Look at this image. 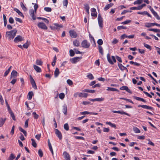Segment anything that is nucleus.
<instances>
[{"label":"nucleus","mask_w":160,"mask_h":160,"mask_svg":"<svg viewBox=\"0 0 160 160\" xmlns=\"http://www.w3.org/2000/svg\"><path fill=\"white\" fill-rule=\"evenodd\" d=\"M17 30L16 29L6 32V37L8 38L9 40L13 39L16 36Z\"/></svg>","instance_id":"obj_1"},{"label":"nucleus","mask_w":160,"mask_h":160,"mask_svg":"<svg viewBox=\"0 0 160 160\" xmlns=\"http://www.w3.org/2000/svg\"><path fill=\"white\" fill-rule=\"evenodd\" d=\"M88 96V94L86 93L78 92H77L75 93L74 94V96L76 98L78 96L79 97L87 98Z\"/></svg>","instance_id":"obj_2"},{"label":"nucleus","mask_w":160,"mask_h":160,"mask_svg":"<svg viewBox=\"0 0 160 160\" xmlns=\"http://www.w3.org/2000/svg\"><path fill=\"white\" fill-rule=\"evenodd\" d=\"M98 25L99 27L101 28L103 27V18L102 17L101 15L99 14L98 18Z\"/></svg>","instance_id":"obj_3"},{"label":"nucleus","mask_w":160,"mask_h":160,"mask_svg":"<svg viewBox=\"0 0 160 160\" xmlns=\"http://www.w3.org/2000/svg\"><path fill=\"white\" fill-rule=\"evenodd\" d=\"M30 80L31 84L32 86V87L35 89H37V85L35 83V82L34 81V80L33 79V78L32 76L31 75H30Z\"/></svg>","instance_id":"obj_4"},{"label":"nucleus","mask_w":160,"mask_h":160,"mask_svg":"<svg viewBox=\"0 0 160 160\" xmlns=\"http://www.w3.org/2000/svg\"><path fill=\"white\" fill-rule=\"evenodd\" d=\"M81 45L82 47L84 48H88L90 46V44L87 40H84L82 42Z\"/></svg>","instance_id":"obj_5"},{"label":"nucleus","mask_w":160,"mask_h":160,"mask_svg":"<svg viewBox=\"0 0 160 160\" xmlns=\"http://www.w3.org/2000/svg\"><path fill=\"white\" fill-rule=\"evenodd\" d=\"M82 58V57H76L70 59V61L72 63H75Z\"/></svg>","instance_id":"obj_6"},{"label":"nucleus","mask_w":160,"mask_h":160,"mask_svg":"<svg viewBox=\"0 0 160 160\" xmlns=\"http://www.w3.org/2000/svg\"><path fill=\"white\" fill-rule=\"evenodd\" d=\"M38 26L40 28L44 30H47L48 28L47 26L43 22H39L38 24Z\"/></svg>","instance_id":"obj_7"},{"label":"nucleus","mask_w":160,"mask_h":160,"mask_svg":"<svg viewBox=\"0 0 160 160\" xmlns=\"http://www.w3.org/2000/svg\"><path fill=\"white\" fill-rule=\"evenodd\" d=\"M24 40L23 38H22L20 35H18L15 38L14 41L15 42H21Z\"/></svg>","instance_id":"obj_8"},{"label":"nucleus","mask_w":160,"mask_h":160,"mask_svg":"<svg viewBox=\"0 0 160 160\" xmlns=\"http://www.w3.org/2000/svg\"><path fill=\"white\" fill-rule=\"evenodd\" d=\"M70 36L73 38H75L77 37V34L76 32L74 30H70L69 31Z\"/></svg>","instance_id":"obj_9"},{"label":"nucleus","mask_w":160,"mask_h":160,"mask_svg":"<svg viewBox=\"0 0 160 160\" xmlns=\"http://www.w3.org/2000/svg\"><path fill=\"white\" fill-rule=\"evenodd\" d=\"M55 133L59 139L61 140L62 138V135L61 132L57 129H55Z\"/></svg>","instance_id":"obj_10"},{"label":"nucleus","mask_w":160,"mask_h":160,"mask_svg":"<svg viewBox=\"0 0 160 160\" xmlns=\"http://www.w3.org/2000/svg\"><path fill=\"white\" fill-rule=\"evenodd\" d=\"M54 26H51L50 27V28L51 29L54 30L56 29H58V27L59 28H62L63 26L61 25H59L57 23H54Z\"/></svg>","instance_id":"obj_11"},{"label":"nucleus","mask_w":160,"mask_h":160,"mask_svg":"<svg viewBox=\"0 0 160 160\" xmlns=\"http://www.w3.org/2000/svg\"><path fill=\"white\" fill-rule=\"evenodd\" d=\"M63 156L66 160H70V155L67 152L65 151L63 152Z\"/></svg>","instance_id":"obj_12"},{"label":"nucleus","mask_w":160,"mask_h":160,"mask_svg":"<svg viewBox=\"0 0 160 160\" xmlns=\"http://www.w3.org/2000/svg\"><path fill=\"white\" fill-rule=\"evenodd\" d=\"M138 107H142L143 108H145L147 109L152 110L153 108L152 107L146 105H140L138 106Z\"/></svg>","instance_id":"obj_13"},{"label":"nucleus","mask_w":160,"mask_h":160,"mask_svg":"<svg viewBox=\"0 0 160 160\" xmlns=\"http://www.w3.org/2000/svg\"><path fill=\"white\" fill-rule=\"evenodd\" d=\"M91 15L92 16L96 17L97 15V13L96 12V9L94 8H92L91 9Z\"/></svg>","instance_id":"obj_14"},{"label":"nucleus","mask_w":160,"mask_h":160,"mask_svg":"<svg viewBox=\"0 0 160 160\" xmlns=\"http://www.w3.org/2000/svg\"><path fill=\"white\" fill-rule=\"evenodd\" d=\"M134 35L127 36L125 34H123L121 36V39H123L124 38V36H125L126 38H134Z\"/></svg>","instance_id":"obj_15"},{"label":"nucleus","mask_w":160,"mask_h":160,"mask_svg":"<svg viewBox=\"0 0 160 160\" xmlns=\"http://www.w3.org/2000/svg\"><path fill=\"white\" fill-rule=\"evenodd\" d=\"M18 75V72L15 70H13L11 73L10 78H11L12 77H16Z\"/></svg>","instance_id":"obj_16"},{"label":"nucleus","mask_w":160,"mask_h":160,"mask_svg":"<svg viewBox=\"0 0 160 160\" xmlns=\"http://www.w3.org/2000/svg\"><path fill=\"white\" fill-rule=\"evenodd\" d=\"M7 118H1L0 119V127H2L4 123Z\"/></svg>","instance_id":"obj_17"},{"label":"nucleus","mask_w":160,"mask_h":160,"mask_svg":"<svg viewBox=\"0 0 160 160\" xmlns=\"http://www.w3.org/2000/svg\"><path fill=\"white\" fill-rule=\"evenodd\" d=\"M60 73L59 69L57 68H56L54 72V77L55 78L58 77Z\"/></svg>","instance_id":"obj_18"},{"label":"nucleus","mask_w":160,"mask_h":160,"mask_svg":"<svg viewBox=\"0 0 160 160\" xmlns=\"http://www.w3.org/2000/svg\"><path fill=\"white\" fill-rule=\"evenodd\" d=\"M33 68L36 71L38 72H41L42 70L40 68L35 65H33Z\"/></svg>","instance_id":"obj_19"},{"label":"nucleus","mask_w":160,"mask_h":160,"mask_svg":"<svg viewBox=\"0 0 160 160\" xmlns=\"http://www.w3.org/2000/svg\"><path fill=\"white\" fill-rule=\"evenodd\" d=\"M113 5V4L112 3H111L110 4H107L106 5L105 7L104 8V10L105 11H106L109 9L110 7H112Z\"/></svg>","instance_id":"obj_20"},{"label":"nucleus","mask_w":160,"mask_h":160,"mask_svg":"<svg viewBox=\"0 0 160 160\" xmlns=\"http://www.w3.org/2000/svg\"><path fill=\"white\" fill-rule=\"evenodd\" d=\"M133 97L135 99L137 100L142 101V102H146V101L145 99H143L142 98L138 97L135 96H133Z\"/></svg>","instance_id":"obj_21"},{"label":"nucleus","mask_w":160,"mask_h":160,"mask_svg":"<svg viewBox=\"0 0 160 160\" xmlns=\"http://www.w3.org/2000/svg\"><path fill=\"white\" fill-rule=\"evenodd\" d=\"M33 95V93L32 91L29 92L28 95V100H31L32 98V97Z\"/></svg>","instance_id":"obj_22"},{"label":"nucleus","mask_w":160,"mask_h":160,"mask_svg":"<svg viewBox=\"0 0 160 160\" xmlns=\"http://www.w3.org/2000/svg\"><path fill=\"white\" fill-rule=\"evenodd\" d=\"M118 65L120 69L122 71H123L126 70V69H127L126 67L123 66L122 64L118 63Z\"/></svg>","instance_id":"obj_23"},{"label":"nucleus","mask_w":160,"mask_h":160,"mask_svg":"<svg viewBox=\"0 0 160 160\" xmlns=\"http://www.w3.org/2000/svg\"><path fill=\"white\" fill-rule=\"evenodd\" d=\"M73 44L75 46L78 47L79 46L80 43L78 40H75L73 41Z\"/></svg>","instance_id":"obj_24"},{"label":"nucleus","mask_w":160,"mask_h":160,"mask_svg":"<svg viewBox=\"0 0 160 160\" xmlns=\"http://www.w3.org/2000/svg\"><path fill=\"white\" fill-rule=\"evenodd\" d=\"M107 58L108 62L111 64H113V62L112 60L110 58V55L109 53H108L107 55Z\"/></svg>","instance_id":"obj_25"},{"label":"nucleus","mask_w":160,"mask_h":160,"mask_svg":"<svg viewBox=\"0 0 160 160\" xmlns=\"http://www.w3.org/2000/svg\"><path fill=\"white\" fill-rule=\"evenodd\" d=\"M14 10L16 11L20 16L24 17L23 14L17 8H15Z\"/></svg>","instance_id":"obj_26"},{"label":"nucleus","mask_w":160,"mask_h":160,"mask_svg":"<svg viewBox=\"0 0 160 160\" xmlns=\"http://www.w3.org/2000/svg\"><path fill=\"white\" fill-rule=\"evenodd\" d=\"M107 91H119L117 89L113 88L108 87L107 89Z\"/></svg>","instance_id":"obj_27"},{"label":"nucleus","mask_w":160,"mask_h":160,"mask_svg":"<svg viewBox=\"0 0 160 160\" xmlns=\"http://www.w3.org/2000/svg\"><path fill=\"white\" fill-rule=\"evenodd\" d=\"M9 112L11 116L12 117V119L13 120L15 121L16 119H15V117L14 116V114L13 113V112H12V110L9 111Z\"/></svg>","instance_id":"obj_28"},{"label":"nucleus","mask_w":160,"mask_h":160,"mask_svg":"<svg viewBox=\"0 0 160 160\" xmlns=\"http://www.w3.org/2000/svg\"><path fill=\"white\" fill-rule=\"evenodd\" d=\"M83 91L92 93H94L95 92V91L94 90H89V89H85L83 90Z\"/></svg>","instance_id":"obj_29"},{"label":"nucleus","mask_w":160,"mask_h":160,"mask_svg":"<svg viewBox=\"0 0 160 160\" xmlns=\"http://www.w3.org/2000/svg\"><path fill=\"white\" fill-rule=\"evenodd\" d=\"M148 31H153L155 32H160V29L154 28H149L148 29Z\"/></svg>","instance_id":"obj_30"},{"label":"nucleus","mask_w":160,"mask_h":160,"mask_svg":"<svg viewBox=\"0 0 160 160\" xmlns=\"http://www.w3.org/2000/svg\"><path fill=\"white\" fill-rule=\"evenodd\" d=\"M19 129L20 131L23 133L25 136H27V132L26 131L22 129L21 127L19 128Z\"/></svg>","instance_id":"obj_31"},{"label":"nucleus","mask_w":160,"mask_h":160,"mask_svg":"<svg viewBox=\"0 0 160 160\" xmlns=\"http://www.w3.org/2000/svg\"><path fill=\"white\" fill-rule=\"evenodd\" d=\"M63 110L64 114L66 115L67 114V108L66 105L63 106Z\"/></svg>","instance_id":"obj_32"},{"label":"nucleus","mask_w":160,"mask_h":160,"mask_svg":"<svg viewBox=\"0 0 160 160\" xmlns=\"http://www.w3.org/2000/svg\"><path fill=\"white\" fill-rule=\"evenodd\" d=\"M31 140L32 142V146L35 148L36 147L37 144L35 140L33 138H32Z\"/></svg>","instance_id":"obj_33"},{"label":"nucleus","mask_w":160,"mask_h":160,"mask_svg":"<svg viewBox=\"0 0 160 160\" xmlns=\"http://www.w3.org/2000/svg\"><path fill=\"white\" fill-rule=\"evenodd\" d=\"M20 5L21 8L24 11H26L27 10V8L24 5L23 3L22 2H21L20 3Z\"/></svg>","instance_id":"obj_34"},{"label":"nucleus","mask_w":160,"mask_h":160,"mask_svg":"<svg viewBox=\"0 0 160 160\" xmlns=\"http://www.w3.org/2000/svg\"><path fill=\"white\" fill-rule=\"evenodd\" d=\"M98 50L99 52L102 55H103V50L102 47L100 46H98Z\"/></svg>","instance_id":"obj_35"},{"label":"nucleus","mask_w":160,"mask_h":160,"mask_svg":"<svg viewBox=\"0 0 160 160\" xmlns=\"http://www.w3.org/2000/svg\"><path fill=\"white\" fill-rule=\"evenodd\" d=\"M133 131L136 133H139L140 132V131L138 128L136 127H134L133 128Z\"/></svg>","instance_id":"obj_36"},{"label":"nucleus","mask_w":160,"mask_h":160,"mask_svg":"<svg viewBox=\"0 0 160 160\" xmlns=\"http://www.w3.org/2000/svg\"><path fill=\"white\" fill-rule=\"evenodd\" d=\"M15 158V156L13 153H11L8 158V160H13Z\"/></svg>","instance_id":"obj_37"},{"label":"nucleus","mask_w":160,"mask_h":160,"mask_svg":"<svg viewBox=\"0 0 160 160\" xmlns=\"http://www.w3.org/2000/svg\"><path fill=\"white\" fill-rule=\"evenodd\" d=\"M87 77L90 80H92L93 79L94 77L90 73H89L87 76Z\"/></svg>","instance_id":"obj_38"},{"label":"nucleus","mask_w":160,"mask_h":160,"mask_svg":"<svg viewBox=\"0 0 160 160\" xmlns=\"http://www.w3.org/2000/svg\"><path fill=\"white\" fill-rule=\"evenodd\" d=\"M29 43H30V42H29L28 41H27V42L23 45V47L25 48H27L29 46Z\"/></svg>","instance_id":"obj_39"},{"label":"nucleus","mask_w":160,"mask_h":160,"mask_svg":"<svg viewBox=\"0 0 160 160\" xmlns=\"http://www.w3.org/2000/svg\"><path fill=\"white\" fill-rule=\"evenodd\" d=\"M97 43L98 44L99 46H101L103 43V41L102 39H99L97 41Z\"/></svg>","instance_id":"obj_40"},{"label":"nucleus","mask_w":160,"mask_h":160,"mask_svg":"<svg viewBox=\"0 0 160 160\" xmlns=\"http://www.w3.org/2000/svg\"><path fill=\"white\" fill-rule=\"evenodd\" d=\"M32 115L33 116L34 118L35 119H37L38 118L39 116L35 112H33L32 113Z\"/></svg>","instance_id":"obj_41"},{"label":"nucleus","mask_w":160,"mask_h":160,"mask_svg":"<svg viewBox=\"0 0 160 160\" xmlns=\"http://www.w3.org/2000/svg\"><path fill=\"white\" fill-rule=\"evenodd\" d=\"M36 64L38 65H41L42 64V62L40 60H37L36 61Z\"/></svg>","instance_id":"obj_42"},{"label":"nucleus","mask_w":160,"mask_h":160,"mask_svg":"<svg viewBox=\"0 0 160 160\" xmlns=\"http://www.w3.org/2000/svg\"><path fill=\"white\" fill-rule=\"evenodd\" d=\"M64 129L66 131L69 130V126L68 123H65L64 125Z\"/></svg>","instance_id":"obj_43"},{"label":"nucleus","mask_w":160,"mask_h":160,"mask_svg":"<svg viewBox=\"0 0 160 160\" xmlns=\"http://www.w3.org/2000/svg\"><path fill=\"white\" fill-rule=\"evenodd\" d=\"M127 27L125 26H118L117 27V29L118 30H120L121 29H126Z\"/></svg>","instance_id":"obj_44"},{"label":"nucleus","mask_w":160,"mask_h":160,"mask_svg":"<svg viewBox=\"0 0 160 160\" xmlns=\"http://www.w3.org/2000/svg\"><path fill=\"white\" fill-rule=\"evenodd\" d=\"M130 9L131 10H141V8H140V6H139L138 7H131L130 8Z\"/></svg>","instance_id":"obj_45"},{"label":"nucleus","mask_w":160,"mask_h":160,"mask_svg":"<svg viewBox=\"0 0 160 160\" xmlns=\"http://www.w3.org/2000/svg\"><path fill=\"white\" fill-rule=\"evenodd\" d=\"M38 153L39 156L40 157H42L43 155V153L42 152L41 149H39L38 151Z\"/></svg>","instance_id":"obj_46"},{"label":"nucleus","mask_w":160,"mask_h":160,"mask_svg":"<svg viewBox=\"0 0 160 160\" xmlns=\"http://www.w3.org/2000/svg\"><path fill=\"white\" fill-rule=\"evenodd\" d=\"M69 53L70 56L73 57L74 55L75 52L72 50H69Z\"/></svg>","instance_id":"obj_47"},{"label":"nucleus","mask_w":160,"mask_h":160,"mask_svg":"<svg viewBox=\"0 0 160 160\" xmlns=\"http://www.w3.org/2000/svg\"><path fill=\"white\" fill-rule=\"evenodd\" d=\"M44 10L47 12H51L52 11V9L49 7H45L44 8Z\"/></svg>","instance_id":"obj_48"},{"label":"nucleus","mask_w":160,"mask_h":160,"mask_svg":"<svg viewBox=\"0 0 160 160\" xmlns=\"http://www.w3.org/2000/svg\"><path fill=\"white\" fill-rule=\"evenodd\" d=\"M144 46L146 48L149 49L150 50H151V47L149 45L144 43Z\"/></svg>","instance_id":"obj_49"},{"label":"nucleus","mask_w":160,"mask_h":160,"mask_svg":"<svg viewBox=\"0 0 160 160\" xmlns=\"http://www.w3.org/2000/svg\"><path fill=\"white\" fill-rule=\"evenodd\" d=\"M131 22V21L130 20H127L122 22L121 23L123 24H127L130 23Z\"/></svg>","instance_id":"obj_50"},{"label":"nucleus","mask_w":160,"mask_h":160,"mask_svg":"<svg viewBox=\"0 0 160 160\" xmlns=\"http://www.w3.org/2000/svg\"><path fill=\"white\" fill-rule=\"evenodd\" d=\"M65 97L64 94L63 93H61L59 95V97L61 99H63Z\"/></svg>","instance_id":"obj_51"},{"label":"nucleus","mask_w":160,"mask_h":160,"mask_svg":"<svg viewBox=\"0 0 160 160\" xmlns=\"http://www.w3.org/2000/svg\"><path fill=\"white\" fill-rule=\"evenodd\" d=\"M148 75L156 83H157L158 81L151 75L150 74H148Z\"/></svg>","instance_id":"obj_52"},{"label":"nucleus","mask_w":160,"mask_h":160,"mask_svg":"<svg viewBox=\"0 0 160 160\" xmlns=\"http://www.w3.org/2000/svg\"><path fill=\"white\" fill-rule=\"evenodd\" d=\"M68 84L69 85H72L73 84L72 82L70 79H68L67 81Z\"/></svg>","instance_id":"obj_53"},{"label":"nucleus","mask_w":160,"mask_h":160,"mask_svg":"<svg viewBox=\"0 0 160 160\" xmlns=\"http://www.w3.org/2000/svg\"><path fill=\"white\" fill-rule=\"evenodd\" d=\"M68 3V0H64L63 1V4L64 6L67 7Z\"/></svg>","instance_id":"obj_54"},{"label":"nucleus","mask_w":160,"mask_h":160,"mask_svg":"<svg viewBox=\"0 0 160 160\" xmlns=\"http://www.w3.org/2000/svg\"><path fill=\"white\" fill-rule=\"evenodd\" d=\"M29 121V119H27L25 122L24 127L25 128H27L28 127V122Z\"/></svg>","instance_id":"obj_55"},{"label":"nucleus","mask_w":160,"mask_h":160,"mask_svg":"<svg viewBox=\"0 0 160 160\" xmlns=\"http://www.w3.org/2000/svg\"><path fill=\"white\" fill-rule=\"evenodd\" d=\"M9 22L11 24H12V23H13L14 20L12 17H10L9 18Z\"/></svg>","instance_id":"obj_56"},{"label":"nucleus","mask_w":160,"mask_h":160,"mask_svg":"<svg viewBox=\"0 0 160 160\" xmlns=\"http://www.w3.org/2000/svg\"><path fill=\"white\" fill-rule=\"evenodd\" d=\"M38 5L37 4H35L34 6V12L35 13H36V11L37 8H38Z\"/></svg>","instance_id":"obj_57"},{"label":"nucleus","mask_w":160,"mask_h":160,"mask_svg":"<svg viewBox=\"0 0 160 160\" xmlns=\"http://www.w3.org/2000/svg\"><path fill=\"white\" fill-rule=\"evenodd\" d=\"M118 42V41L116 38H114L113 41L112 42V43L113 44H115L117 43Z\"/></svg>","instance_id":"obj_58"},{"label":"nucleus","mask_w":160,"mask_h":160,"mask_svg":"<svg viewBox=\"0 0 160 160\" xmlns=\"http://www.w3.org/2000/svg\"><path fill=\"white\" fill-rule=\"evenodd\" d=\"M128 87L126 86H122L120 88V90H125L126 91L127 90V89Z\"/></svg>","instance_id":"obj_59"},{"label":"nucleus","mask_w":160,"mask_h":160,"mask_svg":"<svg viewBox=\"0 0 160 160\" xmlns=\"http://www.w3.org/2000/svg\"><path fill=\"white\" fill-rule=\"evenodd\" d=\"M104 98H96V101H98V102H101V101H103L104 100Z\"/></svg>","instance_id":"obj_60"},{"label":"nucleus","mask_w":160,"mask_h":160,"mask_svg":"<svg viewBox=\"0 0 160 160\" xmlns=\"http://www.w3.org/2000/svg\"><path fill=\"white\" fill-rule=\"evenodd\" d=\"M120 114H125V115H126L128 116H130V115L128 113H127L125 112L122 111H121Z\"/></svg>","instance_id":"obj_61"},{"label":"nucleus","mask_w":160,"mask_h":160,"mask_svg":"<svg viewBox=\"0 0 160 160\" xmlns=\"http://www.w3.org/2000/svg\"><path fill=\"white\" fill-rule=\"evenodd\" d=\"M5 102H6V106H7V107L8 108V111H10V110H11V109H10V106H9L8 103V102L6 100H5Z\"/></svg>","instance_id":"obj_62"},{"label":"nucleus","mask_w":160,"mask_h":160,"mask_svg":"<svg viewBox=\"0 0 160 160\" xmlns=\"http://www.w3.org/2000/svg\"><path fill=\"white\" fill-rule=\"evenodd\" d=\"M103 131L105 132H108L109 131V129L108 128H103Z\"/></svg>","instance_id":"obj_63"},{"label":"nucleus","mask_w":160,"mask_h":160,"mask_svg":"<svg viewBox=\"0 0 160 160\" xmlns=\"http://www.w3.org/2000/svg\"><path fill=\"white\" fill-rule=\"evenodd\" d=\"M138 50L139 52L141 54H143L145 52V51L143 49H141L139 48L138 49Z\"/></svg>","instance_id":"obj_64"}]
</instances>
